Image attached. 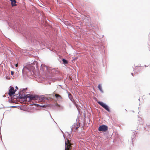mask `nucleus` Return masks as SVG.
Segmentation results:
<instances>
[{
  "mask_svg": "<svg viewBox=\"0 0 150 150\" xmlns=\"http://www.w3.org/2000/svg\"><path fill=\"white\" fill-rule=\"evenodd\" d=\"M23 99H24V100H26L27 98H28L29 99V95L28 94L25 95L24 94V96L23 97Z\"/></svg>",
  "mask_w": 150,
  "mask_h": 150,
  "instance_id": "obj_11",
  "label": "nucleus"
},
{
  "mask_svg": "<svg viewBox=\"0 0 150 150\" xmlns=\"http://www.w3.org/2000/svg\"><path fill=\"white\" fill-rule=\"evenodd\" d=\"M98 88L101 93H103V91L102 90V86L100 84L98 85Z\"/></svg>",
  "mask_w": 150,
  "mask_h": 150,
  "instance_id": "obj_10",
  "label": "nucleus"
},
{
  "mask_svg": "<svg viewBox=\"0 0 150 150\" xmlns=\"http://www.w3.org/2000/svg\"><path fill=\"white\" fill-rule=\"evenodd\" d=\"M52 71L54 70L55 69L53 68L52 69H51Z\"/></svg>",
  "mask_w": 150,
  "mask_h": 150,
  "instance_id": "obj_25",
  "label": "nucleus"
},
{
  "mask_svg": "<svg viewBox=\"0 0 150 150\" xmlns=\"http://www.w3.org/2000/svg\"><path fill=\"white\" fill-rule=\"evenodd\" d=\"M26 89V88H25V89L24 88V89H23V91H24V90H25Z\"/></svg>",
  "mask_w": 150,
  "mask_h": 150,
  "instance_id": "obj_27",
  "label": "nucleus"
},
{
  "mask_svg": "<svg viewBox=\"0 0 150 150\" xmlns=\"http://www.w3.org/2000/svg\"><path fill=\"white\" fill-rule=\"evenodd\" d=\"M18 66V64H15V66L16 67H17Z\"/></svg>",
  "mask_w": 150,
  "mask_h": 150,
  "instance_id": "obj_23",
  "label": "nucleus"
},
{
  "mask_svg": "<svg viewBox=\"0 0 150 150\" xmlns=\"http://www.w3.org/2000/svg\"><path fill=\"white\" fill-rule=\"evenodd\" d=\"M69 98L70 99L71 101L72 100H71V98H70V97H69Z\"/></svg>",
  "mask_w": 150,
  "mask_h": 150,
  "instance_id": "obj_32",
  "label": "nucleus"
},
{
  "mask_svg": "<svg viewBox=\"0 0 150 150\" xmlns=\"http://www.w3.org/2000/svg\"><path fill=\"white\" fill-rule=\"evenodd\" d=\"M14 73V71H11V75H13V74Z\"/></svg>",
  "mask_w": 150,
  "mask_h": 150,
  "instance_id": "obj_19",
  "label": "nucleus"
},
{
  "mask_svg": "<svg viewBox=\"0 0 150 150\" xmlns=\"http://www.w3.org/2000/svg\"><path fill=\"white\" fill-rule=\"evenodd\" d=\"M55 96L58 101H61V100L62 99V98L60 95L57 94H55Z\"/></svg>",
  "mask_w": 150,
  "mask_h": 150,
  "instance_id": "obj_6",
  "label": "nucleus"
},
{
  "mask_svg": "<svg viewBox=\"0 0 150 150\" xmlns=\"http://www.w3.org/2000/svg\"><path fill=\"white\" fill-rule=\"evenodd\" d=\"M14 98H18V94L14 95Z\"/></svg>",
  "mask_w": 150,
  "mask_h": 150,
  "instance_id": "obj_18",
  "label": "nucleus"
},
{
  "mask_svg": "<svg viewBox=\"0 0 150 150\" xmlns=\"http://www.w3.org/2000/svg\"><path fill=\"white\" fill-rule=\"evenodd\" d=\"M16 88V90H17V89H18V87H17V86H16V88Z\"/></svg>",
  "mask_w": 150,
  "mask_h": 150,
  "instance_id": "obj_24",
  "label": "nucleus"
},
{
  "mask_svg": "<svg viewBox=\"0 0 150 150\" xmlns=\"http://www.w3.org/2000/svg\"><path fill=\"white\" fill-rule=\"evenodd\" d=\"M34 62H36V61H34Z\"/></svg>",
  "mask_w": 150,
  "mask_h": 150,
  "instance_id": "obj_34",
  "label": "nucleus"
},
{
  "mask_svg": "<svg viewBox=\"0 0 150 150\" xmlns=\"http://www.w3.org/2000/svg\"><path fill=\"white\" fill-rule=\"evenodd\" d=\"M11 2V4L12 6H16V0H10Z\"/></svg>",
  "mask_w": 150,
  "mask_h": 150,
  "instance_id": "obj_7",
  "label": "nucleus"
},
{
  "mask_svg": "<svg viewBox=\"0 0 150 150\" xmlns=\"http://www.w3.org/2000/svg\"><path fill=\"white\" fill-rule=\"evenodd\" d=\"M132 112H134V111H132Z\"/></svg>",
  "mask_w": 150,
  "mask_h": 150,
  "instance_id": "obj_35",
  "label": "nucleus"
},
{
  "mask_svg": "<svg viewBox=\"0 0 150 150\" xmlns=\"http://www.w3.org/2000/svg\"><path fill=\"white\" fill-rule=\"evenodd\" d=\"M62 61L64 64H67L68 63L67 61L65 59H62Z\"/></svg>",
  "mask_w": 150,
  "mask_h": 150,
  "instance_id": "obj_14",
  "label": "nucleus"
},
{
  "mask_svg": "<svg viewBox=\"0 0 150 150\" xmlns=\"http://www.w3.org/2000/svg\"><path fill=\"white\" fill-rule=\"evenodd\" d=\"M97 103L98 104H99L100 106H101L108 112H110V110L109 109V107L105 103H104L103 102L100 101H98L97 102Z\"/></svg>",
  "mask_w": 150,
  "mask_h": 150,
  "instance_id": "obj_2",
  "label": "nucleus"
},
{
  "mask_svg": "<svg viewBox=\"0 0 150 150\" xmlns=\"http://www.w3.org/2000/svg\"><path fill=\"white\" fill-rule=\"evenodd\" d=\"M37 104L36 103H33L32 104H30V105H36L37 106Z\"/></svg>",
  "mask_w": 150,
  "mask_h": 150,
  "instance_id": "obj_20",
  "label": "nucleus"
},
{
  "mask_svg": "<svg viewBox=\"0 0 150 150\" xmlns=\"http://www.w3.org/2000/svg\"><path fill=\"white\" fill-rule=\"evenodd\" d=\"M16 89L14 90L15 92L16 91Z\"/></svg>",
  "mask_w": 150,
  "mask_h": 150,
  "instance_id": "obj_28",
  "label": "nucleus"
},
{
  "mask_svg": "<svg viewBox=\"0 0 150 150\" xmlns=\"http://www.w3.org/2000/svg\"><path fill=\"white\" fill-rule=\"evenodd\" d=\"M75 105H76V107L77 108V104H75Z\"/></svg>",
  "mask_w": 150,
  "mask_h": 150,
  "instance_id": "obj_26",
  "label": "nucleus"
},
{
  "mask_svg": "<svg viewBox=\"0 0 150 150\" xmlns=\"http://www.w3.org/2000/svg\"><path fill=\"white\" fill-rule=\"evenodd\" d=\"M60 105L58 104L57 103H55L54 106L55 107H57V108L58 109V108H59V106H60Z\"/></svg>",
  "mask_w": 150,
  "mask_h": 150,
  "instance_id": "obj_16",
  "label": "nucleus"
},
{
  "mask_svg": "<svg viewBox=\"0 0 150 150\" xmlns=\"http://www.w3.org/2000/svg\"><path fill=\"white\" fill-rule=\"evenodd\" d=\"M131 74L132 75V76H133V74L132 73H131Z\"/></svg>",
  "mask_w": 150,
  "mask_h": 150,
  "instance_id": "obj_29",
  "label": "nucleus"
},
{
  "mask_svg": "<svg viewBox=\"0 0 150 150\" xmlns=\"http://www.w3.org/2000/svg\"><path fill=\"white\" fill-rule=\"evenodd\" d=\"M79 125H77V122H76L74 123V124L72 125V126L71 127V131L70 132H67V133L69 135L68 137L69 138H70L71 136L70 134L71 133L72 131H73V129L75 128V130H76L78 129V128L79 127Z\"/></svg>",
  "mask_w": 150,
  "mask_h": 150,
  "instance_id": "obj_1",
  "label": "nucleus"
},
{
  "mask_svg": "<svg viewBox=\"0 0 150 150\" xmlns=\"http://www.w3.org/2000/svg\"><path fill=\"white\" fill-rule=\"evenodd\" d=\"M40 106V107H42L44 108H45L47 107V105H39V104H37V107Z\"/></svg>",
  "mask_w": 150,
  "mask_h": 150,
  "instance_id": "obj_12",
  "label": "nucleus"
},
{
  "mask_svg": "<svg viewBox=\"0 0 150 150\" xmlns=\"http://www.w3.org/2000/svg\"><path fill=\"white\" fill-rule=\"evenodd\" d=\"M29 100L30 101V102L32 100H37V98H38V95H29Z\"/></svg>",
  "mask_w": 150,
  "mask_h": 150,
  "instance_id": "obj_4",
  "label": "nucleus"
},
{
  "mask_svg": "<svg viewBox=\"0 0 150 150\" xmlns=\"http://www.w3.org/2000/svg\"><path fill=\"white\" fill-rule=\"evenodd\" d=\"M64 109V107L63 106H61L60 105L58 108V109L60 110H62Z\"/></svg>",
  "mask_w": 150,
  "mask_h": 150,
  "instance_id": "obj_17",
  "label": "nucleus"
},
{
  "mask_svg": "<svg viewBox=\"0 0 150 150\" xmlns=\"http://www.w3.org/2000/svg\"><path fill=\"white\" fill-rule=\"evenodd\" d=\"M16 107H17V106H11L9 107L12 108H16Z\"/></svg>",
  "mask_w": 150,
  "mask_h": 150,
  "instance_id": "obj_21",
  "label": "nucleus"
},
{
  "mask_svg": "<svg viewBox=\"0 0 150 150\" xmlns=\"http://www.w3.org/2000/svg\"><path fill=\"white\" fill-rule=\"evenodd\" d=\"M38 98H37V100L38 101H42L45 98L44 97L39 96H38Z\"/></svg>",
  "mask_w": 150,
  "mask_h": 150,
  "instance_id": "obj_8",
  "label": "nucleus"
},
{
  "mask_svg": "<svg viewBox=\"0 0 150 150\" xmlns=\"http://www.w3.org/2000/svg\"><path fill=\"white\" fill-rule=\"evenodd\" d=\"M108 129V126L105 125H102L100 126L98 130L99 131L106 132Z\"/></svg>",
  "mask_w": 150,
  "mask_h": 150,
  "instance_id": "obj_3",
  "label": "nucleus"
},
{
  "mask_svg": "<svg viewBox=\"0 0 150 150\" xmlns=\"http://www.w3.org/2000/svg\"><path fill=\"white\" fill-rule=\"evenodd\" d=\"M18 98L19 99H23V95H22L21 94L19 93L18 94Z\"/></svg>",
  "mask_w": 150,
  "mask_h": 150,
  "instance_id": "obj_13",
  "label": "nucleus"
},
{
  "mask_svg": "<svg viewBox=\"0 0 150 150\" xmlns=\"http://www.w3.org/2000/svg\"><path fill=\"white\" fill-rule=\"evenodd\" d=\"M67 141H69V140H68ZM68 143L69 144V142H68Z\"/></svg>",
  "mask_w": 150,
  "mask_h": 150,
  "instance_id": "obj_31",
  "label": "nucleus"
},
{
  "mask_svg": "<svg viewBox=\"0 0 150 150\" xmlns=\"http://www.w3.org/2000/svg\"><path fill=\"white\" fill-rule=\"evenodd\" d=\"M9 90L8 95L9 96H11L15 94L14 89L13 87H11Z\"/></svg>",
  "mask_w": 150,
  "mask_h": 150,
  "instance_id": "obj_5",
  "label": "nucleus"
},
{
  "mask_svg": "<svg viewBox=\"0 0 150 150\" xmlns=\"http://www.w3.org/2000/svg\"><path fill=\"white\" fill-rule=\"evenodd\" d=\"M136 132H133V133H132V137H131L132 138H133V139L136 136Z\"/></svg>",
  "mask_w": 150,
  "mask_h": 150,
  "instance_id": "obj_15",
  "label": "nucleus"
},
{
  "mask_svg": "<svg viewBox=\"0 0 150 150\" xmlns=\"http://www.w3.org/2000/svg\"><path fill=\"white\" fill-rule=\"evenodd\" d=\"M138 117L139 118L138 120V121H139V122H138V123H139V124L142 125L143 124V122L142 121V118L140 117L139 115H138Z\"/></svg>",
  "mask_w": 150,
  "mask_h": 150,
  "instance_id": "obj_9",
  "label": "nucleus"
},
{
  "mask_svg": "<svg viewBox=\"0 0 150 150\" xmlns=\"http://www.w3.org/2000/svg\"><path fill=\"white\" fill-rule=\"evenodd\" d=\"M75 59V58L74 59H73V60H75V59Z\"/></svg>",
  "mask_w": 150,
  "mask_h": 150,
  "instance_id": "obj_30",
  "label": "nucleus"
},
{
  "mask_svg": "<svg viewBox=\"0 0 150 150\" xmlns=\"http://www.w3.org/2000/svg\"><path fill=\"white\" fill-rule=\"evenodd\" d=\"M65 146H66L67 145V143L66 142V141H65Z\"/></svg>",
  "mask_w": 150,
  "mask_h": 150,
  "instance_id": "obj_22",
  "label": "nucleus"
},
{
  "mask_svg": "<svg viewBox=\"0 0 150 150\" xmlns=\"http://www.w3.org/2000/svg\"><path fill=\"white\" fill-rule=\"evenodd\" d=\"M138 66L140 67V66Z\"/></svg>",
  "mask_w": 150,
  "mask_h": 150,
  "instance_id": "obj_36",
  "label": "nucleus"
},
{
  "mask_svg": "<svg viewBox=\"0 0 150 150\" xmlns=\"http://www.w3.org/2000/svg\"><path fill=\"white\" fill-rule=\"evenodd\" d=\"M144 66H145L146 67V65H144Z\"/></svg>",
  "mask_w": 150,
  "mask_h": 150,
  "instance_id": "obj_33",
  "label": "nucleus"
}]
</instances>
